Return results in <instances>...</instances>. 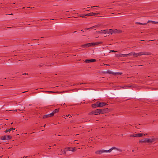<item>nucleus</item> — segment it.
<instances>
[{"mask_svg":"<svg viewBox=\"0 0 158 158\" xmlns=\"http://www.w3.org/2000/svg\"><path fill=\"white\" fill-rule=\"evenodd\" d=\"M151 54V53L149 52H140L138 53H135V57H137L143 55H149Z\"/></svg>","mask_w":158,"mask_h":158,"instance_id":"nucleus-1","label":"nucleus"},{"mask_svg":"<svg viewBox=\"0 0 158 158\" xmlns=\"http://www.w3.org/2000/svg\"><path fill=\"white\" fill-rule=\"evenodd\" d=\"M95 115H97L98 114H102L104 113V110L102 109H98L94 110Z\"/></svg>","mask_w":158,"mask_h":158,"instance_id":"nucleus-2","label":"nucleus"},{"mask_svg":"<svg viewBox=\"0 0 158 158\" xmlns=\"http://www.w3.org/2000/svg\"><path fill=\"white\" fill-rule=\"evenodd\" d=\"M104 152H108L107 150H97L95 152V153L97 154H101Z\"/></svg>","mask_w":158,"mask_h":158,"instance_id":"nucleus-3","label":"nucleus"},{"mask_svg":"<svg viewBox=\"0 0 158 158\" xmlns=\"http://www.w3.org/2000/svg\"><path fill=\"white\" fill-rule=\"evenodd\" d=\"M97 102L98 103V107H101L104 106L107 104L106 103L103 102Z\"/></svg>","mask_w":158,"mask_h":158,"instance_id":"nucleus-4","label":"nucleus"},{"mask_svg":"<svg viewBox=\"0 0 158 158\" xmlns=\"http://www.w3.org/2000/svg\"><path fill=\"white\" fill-rule=\"evenodd\" d=\"M156 141V139L154 138L151 139L146 138V142L148 143H152Z\"/></svg>","mask_w":158,"mask_h":158,"instance_id":"nucleus-5","label":"nucleus"},{"mask_svg":"<svg viewBox=\"0 0 158 158\" xmlns=\"http://www.w3.org/2000/svg\"><path fill=\"white\" fill-rule=\"evenodd\" d=\"M113 149L116 150L117 151H119V152H120L122 151V150L121 149H119V148H116L115 147H112L110 149H109L108 150H107V151L108 152H110Z\"/></svg>","mask_w":158,"mask_h":158,"instance_id":"nucleus-6","label":"nucleus"},{"mask_svg":"<svg viewBox=\"0 0 158 158\" xmlns=\"http://www.w3.org/2000/svg\"><path fill=\"white\" fill-rule=\"evenodd\" d=\"M107 31H108V30H105L103 31L101 30L100 31H98L97 32V33H98L100 34H106V33H107Z\"/></svg>","mask_w":158,"mask_h":158,"instance_id":"nucleus-7","label":"nucleus"},{"mask_svg":"<svg viewBox=\"0 0 158 158\" xmlns=\"http://www.w3.org/2000/svg\"><path fill=\"white\" fill-rule=\"evenodd\" d=\"M96 60L95 59H87L85 60V62L86 63H90V62H94L96 61Z\"/></svg>","mask_w":158,"mask_h":158,"instance_id":"nucleus-8","label":"nucleus"},{"mask_svg":"<svg viewBox=\"0 0 158 158\" xmlns=\"http://www.w3.org/2000/svg\"><path fill=\"white\" fill-rule=\"evenodd\" d=\"M90 46H91V45L90 43H87L82 45L83 48H88Z\"/></svg>","mask_w":158,"mask_h":158,"instance_id":"nucleus-9","label":"nucleus"},{"mask_svg":"<svg viewBox=\"0 0 158 158\" xmlns=\"http://www.w3.org/2000/svg\"><path fill=\"white\" fill-rule=\"evenodd\" d=\"M15 128H13V127H11L10 128L7 129L4 132L6 133L9 132L11 131H12L13 130H15Z\"/></svg>","mask_w":158,"mask_h":158,"instance_id":"nucleus-10","label":"nucleus"},{"mask_svg":"<svg viewBox=\"0 0 158 158\" xmlns=\"http://www.w3.org/2000/svg\"><path fill=\"white\" fill-rule=\"evenodd\" d=\"M59 111V109H55L53 111H52V113H51V114H52V116H53L54 114L56 113H57Z\"/></svg>","mask_w":158,"mask_h":158,"instance_id":"nucleus-11","label":"nucleus"},{"mask_svg":"<svg viewBox=\"0 0 158 158\" xmlns=\"http://www.w3.org/2000/svg\"><path fill=\"white\" fill-rule=\"evenodd\" d=\"M52 114L50 113V114H46V115H44L43 116V118H48V117H52Z\"/></svg>","mask_w":158,"mask_h":158,"instance_id":"nucleus-12","label":"nucleus"},{"mask_svg":"<svg viewBox=\"0 0 158 158\" xmlns=\"http://www.w3.org/2000/svg\"><path fill=\"white\" fill-rule=\"evenodd\" d=\"M94 13L93 12L90 13H89L87 14H85V16H94Z\"/></svg>","mask_w":158,"mask_h":158,"instance_id":"nucleus-13","label":"nucleus"},{"mask_svg":"<svg viewBox=\"0 0 158 158\" xmlns=\"http://www.w3.org/2000/svg\"><path fill=\"white\" fill-rule=\"evenodd\" d=\"M143 135V134L142 133L135 134V137H141Z\"/></svg>","mask_w":158,"mask_h":158,"instance_id":"nucleus-14","label":"nucleus"},{"mask_svg":"<svg viewBox=\"0 0 158 158\" xmlns=\"http://www.w3.org/2000/svg\"><path fill=\"white\" fill-rule=\"evenodd\" d=\"M110 73H111L112 74H113L114 75H117V74L121 75L122 74V73H120V72L114 73V72H110Z\"/></svg>","mask_w":158,"mask_h":158,"instance_id":"nucleus-15","label":"nucleus"},{"mask_svg":"<svg viewBox=\"0 0 158 158\" xmlns=\"http://www.w3.org/2000/svg\"><path fill=\"white\" fill-rule=\"evenodd\" d=\"M97 102L95 103V104H92V107L93 108H96L98 107V104Z\"/></svg>","mask_w":158,"mask_h":158,"instance_id":"nucleus-16","label":"nucleus"},{"mask_svg":"<svg viewBox=\"0 0 158 158\" xmlns=\"http://www.w3.org/2000/svg\"><path fill=\"white\" fill-rule=\"evenodd\" d=\"M99 25H96V26H93L91 27H90V28H86L85 29V30H87L88 29H93V28H95V27H99Z\"/></svg>","mask_w":158,"mask_h":158,"instance_id":"nucleus-17","label":"nucleus"},{"mask_svg":"<svg viewBox=\"0 0 158 158\" xmlns=\"http://www.w3.org/2000/svg\"><path fill=\"white\" fill-rule=\"evenodd\" d=\"M139 143H146V138L143 139L139 141Z\"/></svg>","mask_w":158,"mask_h":158,"instance_id":"nucleus-18","label":"nucleus"},{"mask_svg":"<svg viewBox=\"0 0 158 158\" xmlns=\"http://www.w3.org/2000/svg\"><path fill=\"white\" fill-rule=\"evenodd\" d=\"M113 32H114V31H113V30L111 29H110L109 31H107V33L112 34Z\"/></svg>","mask_w":158,"mask_h":158,"instance_id":"nucleus-19","label":"nucleus"},{"mask_svg":"<svg viewBox=\"0 0 158 158\" xmlns=\"http://www.w3.org/2000/svg\"><path fill=\"white\" fill-rule=\"evenodd\" d=\"M135 52H131L129 54H127V55H128V56H132V55H133L135 57Z\"/></svg>","mask_w":158,"mask_h":158,"instance_id":"nucleus-20","label":"nucleus"},{"mask_svg":"<svg viewBox=\"0 0 158 158\" xmlns=\"http://www.w3.org/2000/svg\"><path fill=\"white\" fill-rule=\"evenodd\" d=\"M150 22H152V23H154V24H156L157 23H158V22H156V21H150V20L148 21L147 22V23H149Z\"/></svg>","mask_w":158,"mask_h":158,"instance_id":"nucleus-21","label":"nucleus"},{"mask_svg":"<svg viewBox=\"0 0 158 158\" xmlns=\"http://www.w3.org/2000/svg\"><path fill=\"white\" fill-rule=\"evenodd\" d=\"M6 140L10 139L12 138L11 136L10 135L6 136Z\"/></svg>","mask_w":158,"mask_h":158,"instance_id":"nucleus-22","label":"nucleus"},{"mask_svg":"<svg viewBox=\"0 0 158 158\" xmlns=\"http://www.w3.org/2000/svg\"><path fill=\"white\" fill-rule=\"evenodd\" d=\"M131 87V86H130V85L127 86V85H124V86H123L122 87V88L123 89H127V87Z\"/></svg>","mask_w":158,"mask_h":158,"instance_id":"nucleus-23","label":"nucleus"},{"mask_svg":"<svg viewBox=\"0 0 158 158\" xmlns=\"http://www.w3.org/2000/svg\"><path fill=\"white\" fill-rule=\"evenodd\" d=\"M61 155H62V154H66V152L64 150H61Z\"/></svg>","mask_w":158,"mask_h":158,"instance_id":"nucleus-24","label":"nucleus"},{"mask_svg":"<svg viewBox=\"0 0 158 158\" xmlns=\"http://www.w3.org/2000/svg\"><path fill=\"white\" fill-rule=\"evenodd\" d=\"M135 23L136 24H141V25H146L147 24V23H139V22H136Z\"/></svg>","mask_w":158,"mask_h":158,"instance_id":"nucleus-25","label":"nucleus"},{"mask_svg":"<svg viewBox=\"0 0 158 158\" xmlns=\"http://www.w3.org/2000/svg\"><path fill=\"white\" fill-rule=\"evenodd\" d=\"M77 16L79 17H85V15H77Z\"/></svg>","mask_w":158,"mask_h":158,"instance_id":"nucleus-26","label":"nucleus"},{"mask_svg":"<svg viewBox=\"0 0 158 158\" xmlns=\"http://www.w3.org/2000/svg\"><path fill=\"white\" fill-rule=\"evenodd\" d=\"M1 139L3 140H6V136H2L1 137Z\"/></svg>","mask_w":158,"mask_h":158,"instance_id":"nucleus-27","label":"nucleus"},{"mask_svg":"<svg viewBox=\"0 0 158 158\" xmlns=\"http://www.w3.org/2000/svg\"><path fill=\"white\" fill-rule=\"evenodd\" d=\"M69 151L72 152H74L75 151V148H70Z\"/></svg>","mask_w":158,"mask_h":158,"instance_id":"nucleus-28","label":"nucleus"},{"mask_svg":"<svg viewBox=\"0 0 158 158\" xmlns=\"http://www.w3.org/2000/svg\"><path fill=\"white\" fill-rule=\"evenodd\" d=\"M117 56L118 57H123L122 54H119L117 55Z\"/></svg>","mask_w":158,"mask_h":158,"instance_id":"nucleus-29","label":"nucleus"},{"mask_svg":"<svg viewBox=\"0 0 158 158\" xmlns=\"http://www.w3.org/2000/svg\"><path fill=\"white\" fill-rule=\"evenodd\" d=\"M94 112H95V111L94 110V111H92V112L89 113V115H91V114H95V113H94Z\"/></svg>","mask_w":158,"mask_h":158,"instance_id":"nucleus-30","label":"nucleus"},{"mask_svg":"<svg viewBox=\"0 0 158 158\" xmlns=\"http://www.w3.org/2000/svg\"><path fill=\"white\" fill-rule=\"evenodd\" d=\"M95 43V45H98L99 44H102V42H95V43Z\"/></svg>","mask_w":158,"mask_h":158,"instance_id":"nucleus-31","label":"nucleus"},{"mask_svg":"<svg viewBox=\"0 0 158 158\" xmlns=\"http://www.w3.org/2000/svg\"><path fill=\"white\" fill-rule=\"evenodd\" d=\"M91 45V46H94L95 45L94 43H90Z\"/></svg>","mask_w":158,"mask_h":158,"instance_id":"nucleus-32","label":"nucleus"},{"mask_svg":"<svg viewBox=\"0 0 158 158\" xmlns=\"http://www.w3.org/2000/svg\"><path fill=\"white\" fill-rule=\"evenodd\" d=\"M46 92H49V93H54L55 92L52 91H45Z\"/></svg>","mask_w":158,"mask_h":158,"instance_id":"nucleus-33","label":"nucleus"},{"mask_svg":"<svg viewBox=\"0 0 158 158\" xmlns=\"http://www.w3.org/2000/svg\"><path fill=\"white\" fill-rule=\"evenodd\" d=\"M117 52V51H114V50H111L110 51V52Z\"/></svg>","mask_w":158,"mask_h":158,"instance_id":"nucleus-34","label":"nucleus"},{"mask_svg":"<svg viewBox=\"0 0 158 158\" xmlns=\"http://www.w3.org/2000/svg\"><path fill=\"white\" fill-rule=\"evenodd\" d=\"M130 137H135V134L130 135Z\"/></svg>","mask_w":158,"mask_h":158,"instance_id":"nucleus-35","label":"nucleus"},{"mask_svg":"<svg viewBox=\"0 0 158 158\" xmlns=\"http://www.w3.org/2000/svg\"><path fill=\"white\" fill-rule=\"evenodd\" d=\"M128 56L127 54H123V56L125 57Z\"/></svg>","mask_w":158,"mask_h":158,"instance_id":"nucleus-36","label":"nucleus"},{"mask_svg":"<svg viewBox=\"0 0 158 158\" xmlns=\"http://www.w3.org/2000/svg\"><path fill=\"white\" fill-rule=\"evenodd\" d=\"M99 14H100L99 13H94V15H99Z\"/></svg>","mask_w":158,"mask_h":158,"instance_id":"nucleus-37","label":"nucleus"},{"mask_svg":"<svg viewBox=\"0 0 158 158\" xmlns=\"http://www.w3.org/2000/svg\"><path fill=\"white\" fill-rule=\"evenodd\" d=\"M104 66H105V65L106 66H110V65L108 64H104V65H103Z\"/></svg>","mask_w":158,"mask_h":158,"instance_id":"nucleus-38","label":"nucleus"},{"mask_svg":"<svg viewBox=\"0 0 158 158\" xmlns=\"http://www.w3.org/2000/svg\"><path fill=\"white\" fill-rule=\"evenodd\" d=\"M28 74V73L27 74L26 73H23V75H26V74Z\"/></svg>","mask_w":158,"mask_h":158,"instance_id":"nucleus-39","label":"nucleus"},{"mask_svg":"<svg viewBox=\"0 0 158 158\" xmlns=\"http://www.w3.org/2000/svg\"><path fill=\"white\" fill-rule=\"evenodd\" d=\"M97 6H91V7H97Z\"/></svg>","mask_w":158,"mask_h":158,"instance_id":"nucleus-40","label":"nucleus"},{"mask_svg":"<svg viewBox=\"0 0 158 158\" xmlns=\"http://www.w3.org/2000/svg\"><path fill=\"white\" fill-rule=\"evenodd\" d=\"M68 148L67 149H68V150H69V149H70V148Z\"/></svg>","mask_w":158,"mask_h":158,"instance_id":"nucleus-41","label":"nucleus"},{"mask_svg":"<svg viewBox=\"0 0 158 158\" xmlns=\"http://www.w3.org/2000/svg\"><path fill=\"white\" fill-rule=\"evenodd\" d=\"M46 126V124H44V127H45Z\"/></svg>","mask_w":158,"mask_h":158,"instance_id":"nucleus-42","label":"nucleus"},{"mask_svg":"<svg viewBox=\"0 0 158 158\" xmlns=\"http://www.w3.org/2000/svg\"><path fill=\"white\" fill-rule=\"evenodd\" d=\"M85 84V83H81L80 84V85H81L82 84Z\"/></svg>","mask_w":158,"mask_h":158,"instance_id":"nucleus-43","label":"nucleus"},{"mask_svg":"<svg viewBox=\"0 0 158 158\" xmlns=\"http://www.w3.org/2000/svg\"><path fill=\"white\" fill-rule=\"evenodd\" d=\"M81 31H82V32H84V31H83V30H81Z\"/></svg>","mask_w":158,"mask_h":158,"instance_id":"nucleus-44","label":"nucleus"},{"mask_svg":"<svg viewBox=\"0 0 158 158\" xmlns=\"http://www.w3.org/2000/svg\"><path fill=\"white\" fill-rule=\"evenodd\" d=\"M70 116V114H68L67 116Z\"/></svg>","mask_w":158,"mask_h":158,"instance_id":"nucleus-45","label":"nucleus"},{"mask_svg":"<svg viewBox=\"0 0 158 158\" xmlns=\"http://www.w3.org/2000/svg\"><path fill=\"white\" fill-rule=\"evenodd\" d=\"M25 107H24V109H22V110H24V109H25Z\"/></svg>","mask_w":158,"mask_h":158,"instance_id":"nucleus-46","label":"nucleus"},{"mask_svg":"<svg viewBox=\"0 0 158 158\" xmlns=\"http://www.w3.org/2000/svg\"><path fill=\"white\" fill-rule=\"evenodd\" d=\"M27 157V156H24L23 157L24 158V157Z\"/></svg>","mask_w":158,"mask_h":158,"instance_id":"nucleus-47","label":"nucleus"},{"mask_svg":"<svg viewBox=\"0 0 158 158\" xmlns=\"http://www.w3.org/2000/svg\"><path fill=\"white\" fill-rule=\"evenodd\" d=\"M54 146H56V144H54Z\"/></svg>","mask_w":158,"mask_h":158,"instance_id":"nucleus-48","label":"nucleus"},{"mask_svg":"<svg viewBox=\"0 0 158 158\" xmlns=\"http://www.w3.org/2000/svg\"><path fill=\"white\" fill-rule=\"evenodd\" d=\"M50 147H50V148H48V149H50L51 148Z\"/></svg>","mask_w":158,"mask_h":158,"instance_id":"nucleus-49","label":"nucleus"},{"mask_svg":"<svg viewBox=\"0 0 158 158\" xmlns=\"http://www.w3.org/2000/svg\"><path fill=\"white\" fill-rule=\"evenodd\" d=\"M26 92V91L23 92V93H25Z\"/></svg>","mask_w":158,"mask_h":158,"instance_id":"nucleus-50","label":"nucleus"},{"mask_svg":"<svg viewBox=\"0 0 158 158\" xmlns=\"http://www.w3.org/2000/svg\"><path fill=\"white\" fill-rule=\"evenodd\" d=\"M10 15H13V14L11 13V14H10Z\"/></svg>","mask_w":158,"mask_h":158,"instance_id":"nucleus-51","label":"nucleus"},{"mask_svg":"<svg viewBox=\"0 0 158 158\" xmlns=\"http://www.w3.org/2000/svg\"><path fill=\"white\" fill-rule=\"evenodd\" d=\"M122 32L121 31H119V32Z\"/></svg>","mask_w":158,"mask_h":158,"instance_id":"nucleus-52","label":"nucleus"},{"mask_svg":"<svg viewBox=\"0 0 158 158\" xmlns=\"http://www.w3.org/2000/svg\"><path fill=\"white\" fill-rule=\"evenodd\" d=\"M31 104H29V106H31Z\"/></svg>","mask_w":158,"mask_h":158,"instance_id":"nucleus-53","label":"nucleus"},{"mask_svg":"<svg viewBox=\"0 0 158 158\" xmlns=\"http://www.w3.org/2000/svg\"><path fill=\"white\" fill-rule=\"evenodd\" d=\"M76 85V84H73V85Z\"/></svg>","mask_w":158,"mask_h":158,"instance_id":"nucleus-54","label":"nucleus"},{"mask_svg":"<svg viewBox=\"0 0 158 158\" xmlns=\"http://www.w3.org/2000/svg\"><path fill=\"white\" fill-rule=\"evenodd\" d=\"M132 151L133 152H134V150H132Z\"/></svg>","mask_w":158,"mask_h":158,"instance_id":"nucleus-55","label":"nucleus"},{"mask_svg":"<svg viewBox=\"0 0 158 158\" xmlns=\"http://www.w3.org/2000/svg\"><path fill=\"white\" fill-rule=\"evenodd\" d=\"M67 116V115H65V116Z\"/></svg>","mask_w":158,"mask_h":158,"instance_id":"nucleus-56","label":"nucleus"},{"mask_svg":"<svg viewBox=\"0 0 158 158\" xmlns=\"http://www.w3.org/2000/svg\"><path fill=\"white\" fill-rule=\"evenodd\" d=\"M64 116H65V115H64Z\"/></svg>","mask_w":158,"mask_h":158,"instance_id":"nucleus-57","label":"nucleus"}]
</instances>
